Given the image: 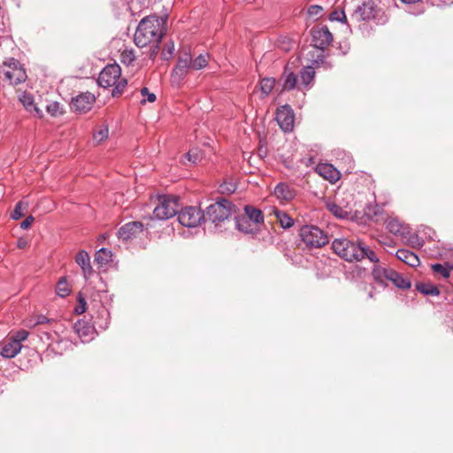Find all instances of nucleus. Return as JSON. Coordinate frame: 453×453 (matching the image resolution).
<instances>
[{
  "label": "nucleus",
  "mask_w": 453,
  "mask_h": 453,
  "mask_svg": "<svg viewBox=\"0 0 453 453\" xmlns=\"http://www.w3.org/2000/svg\"><path fill=\"white\" fill-rule=\"evenodd\" d=\"M26 246V242L19 241L18 247L19 248H24Z\"/></svg>",
  "instance_id": "nucleus-57"
},
{
  "label": "nucleus",
  "mask_w": 453,
  "mask_h": 453,
  "mask_svg": "<svg viewBox=\"0 0 453 453\" xmlns=\"http://www.w3.org/2000/svg\"><path fill=\"white\" fill-rule=\"evenodd\" d=\"M29 334L26 330H19L14 335H12L8 340H27Z\"/></svg>",
  "instance_id": "nucleus-48"
},
{
  "label": "nucleus",
  "mask_w": 453,
  "mask_h": 453,
  "mask_svg": "<svg viewBox=\"0 0 453 453\" xmlns=\"http://www.w3.org/2000/svg\"><path fill=\"white\" fill-rule=\"evenodd\" d=\"M13 65L16 66V65L18 64L14 59H12Z\"/></svg>",
  "instance_id": "nucleus-60"
},
{
  "label": "nucleus",
  "mask_w": 453,
  "mask_h": 453,
  "mask_svg": "<svg viewBox=\"0 0 453 453\" xmlns=\"http://www.w3.org/2000/svg\"><path fill=\"white\" fill-rule=\"evenodd\" d=\"M127 79L120 77L117 81L116 84H114L112 86L113 88H112V91H111V96L113 97H117V96H119L120 95H122L124 90H125V88H126V87H127Z\"/></svg>",
  "instance_id": "nucleus-36"
},
{
  "label": "nucleus",
  "mask_w": 453,
  "mask_h": 453,
  "mask_svg": "<svg viewBox=\"0 0 453 453\" xmlns=\"http://www.w3.org/2000/svg\"><path fill=\"white\" fill-rule=\"evenodd\" d=\"M35 218L33 216L27 217L20 224V228L27 229L30 227L31 224L34 222Z\"/></svg>",
  "instance_id": "nucleus-50"
},
{
  "label": "nucleus",
  "mask_w": 453,
  "mask_h": 453,
  "mask_svg": "<svg viewBox=\"0 0 453 453\" xmlns=\"http://www.w3.org/2000/svg\"><path fill=\"white\" fill-rule=\"evenodd\" d=\"M234 208L230 201L221 198L206 208L205 222L210 221L217 226L234 213Z\"/></svg>",
  "instance_id": "nucleus-3"
},
{
  "label": "nucleus",
  "mask_w": 453,
  "mask_h": 453,
  "mask_svg": "<svg viewBox=\"0 0 453 453\" xmlns=\"http://www.w3.org/2000/svg\"><path fill=\"white\" fill-rule=\"evenodd\" d=\"M221 193H234L236 189V186L233 183L224 182L219 187Z\"/></svg>",
  "instance_id": "nucleus-47"
},
{
  "label": "nucleus",
  "mask_w": 453,
  "mask_h": 453,
  "mask_svg": "<svg viewBox=\"0 0 453 453\" xmlns=\"http://www.w3.org/2000/svg\"><path fill=\"white\" fill-rule=\"evenodd\" d=\"M276 120L285 133L292 131L294 127V111L289 105H283L277 110Z\"/></svg>",
  "instance_id": "nucleus-11"
},
{
  "label": "nucleus",
  "mask_w": 453,
  "mask_h": 453,
  "mask_svg": "<svg viewBox=\"0 0 453 453\" xmlns=\"http://www.w3.org/2000/svg\"><path fill=\"white\" fill-rule=\"evenodd\" d=\"M112 253L106 248H101L95 255V262L99 266H104L111 261Z\"/></svg>",
  "instance_id": "nucleus-27"
},
{
  "label": "nucleus",
  "mask_w": 453,
  "mask_h": 453,
  "mask_svg": "<svg viewBox=\"0 0 453 453\" xmlns=\"http://www.w3.org/2000/svg\"><path fill=\"white\" fill-rule=\"evenodd\" d=\"M121 76V68L118 64L107 65L99 73L97 83L100 87L107 88L116 84Z\"/></svg>",
  "instance_id": "nucleus-9"
},
{
  "label": "nucleus",
  "mask_w": 453,
  "mask_h": 453,
  "mask_svg": "<svg viewBox=\"0 0 453 453\" xmlns=\"http://www.w3.org/2000/svg\"><path fill=\"white\" fill-rule=\"evenodd\" d=\"M235 227L240 232L244 234H255L258 231V227L255 226V224L249 222L245 218V215H239L234 218Z\"/></svg>",
  "instance_id": "nucleus-19"
},
{
  "label": "nucleus",
  "mask_w": 453,
  "mask_h": 453,
  "mask_svg": "<svg viewBox=\"0 0 453 453\" xmlns=\"http://www.w3.org/2000/svg\"><path fill=\"white\" fill-rule=\"evenodd\" d=\"M135 58L133 50H124L121 53V61L126 65H130Z\"/></svg>",
  "instance_id": "nucleus-42"
},
{
  "label": "nucleus",
  "mask_w": 453,
  "mask_h": 453,
  "mask_svg": "<svg viewBox=\"0 0 453 453\" xmlns=\"http://www.w3.org/2000/svg\"><path fill=\"white\" fill-rule=\"evenodd\" d=\"M282 87L285 90H292L296 84V75L293 72H288L286 68L281 78Z\"/></svg>",
  "instance_id": "nucleus-28"
},
{
  "label": "nucleus",
  "mask_w": 453,
  "mask_h": 453,
  "mask_svg": "<svg viewBox=\"0 0 453 453\" xmlns=\"http://www.w3.org/2000/svg\"><path fill=\"white\" fill-rule=\"evenodd\" d=\"M258 155L261 157H265L267 155V150L265 146L260 145V147L258 148Z\"/></svg>",
  "instance_id": "nucleus-54"
},
{
  "label": "nucleus",
  "mask_w": 453,
  "mask_h": 453,
  "mask_svg": "<svg viewBox=\"0 0 453 453\" xmlns=\"http://www.w3.org/2000/svg\"><path fill=\"white\" fill-rule=\"evenodd\" d=\"M19 100L29 112L34 113L40 118L42 116V111L36 106L34 97L30 94L24 93L20 96Z\"/></svg>",
  "instance_id": "nucleus-23"
},
{
  "label": "nucleus",
  "mask_w": 453,
  "mask_h": 453,
  "mask_svg": "<svg viewBox=\"0 0 453 453\" xmlns=\"http://www.w3.org/2000/svg\"><path fill=\"white\" fill-rule=\"evenodd\" d=\"M177 216L180 224L188 228L197 226L202 220L205 222V212L195 206L182 209Z\"/></svg>",
  "instance_id": "nucleus-7"
},
{
  "label": "nucleus",
  "mask_w": 453,
  "mask_h": 453,
  "mask_svg": "<svg viewBox=\"0 0 453 453\" xmlns=\"http://www.w3.org/2000/svg\"><path fill=\"white\" fill-rule=\"evenodd\" d=\"M191 68V53L184 50L180 53L178 61L171 74V81L173 84H180Z\"/></svg>",
  "instance_id": "nucleus-8"
},
{
  "label": "nucleus",
  "mask_w": 453,
  "mask_h": 453,
  "mask_svg": "<svg viewBox=\"0 0 453 453\" xmlns=\"http://www.w3.org/2000/svg\"><path fill=\"white\" fill-rule=\"evenodd\" d=\"M406 239L408 244L411 245L413 249H421L425 244L423 238L420 237L418 234H411L409 232Z\"/></svg>",
  "instance_id": "nucleus-34"
},
{
  "label": "nucleus",
  "mask_w": 453,
  "mask_h": 453,
  "mask_svg": "<svg viewBox=\"0 0 453 453\" xmlns=\"http://www.w3.org/2000/svg\"><path fill=\"white\" fill-rule=\"evenodd\" d=\"M275 80L273 78H264L260 81V89L265 96H268L273 90Z\"/></svg>",
  "instance_id": "nucleus-35"
},
{
  "label": "nucleus",
  "mask_w": 453,
  "mask_h": 453,
  "mask_svg": "<svg viewBox=\"0 0 453 453\" xmlns=\"http://www.w3.org/2000/svg\"><path fill=\"white\" fill-rule=\"evenodd\" d=\"M208 64V60L205 55L200 54L194 60L191 58V68L194 70H201L205 67Z\"/></svg>",
  "instance_id": "nucleus-37"
},
{
  "label": "nucleus",
  "mask_w": 453,
  "mask_h": 453,
  "mask_svg": "<svg viewBox=\"0 0 453 453\" xmlns=\"http://www.w3.org/2000/svg\"><path fill=\"white\" fill-rule=\"evenodd\" d=\"M179 204L176 196H163L158 198V204L154 208V218L158 220H166L177 213Z\"/></svg>",
  "instance_id": "nucleus-5"
},
{
  "label": "nucleus",
  "mask_w": 453,
  "mask_h": 453,
  "mask_svg": "<svg viewBox=\"0 0 453 453\" xmlns=\"http://www.w3.org/2000/svg\"><path fill=\"white\" fill-rule=\"evenodd\" d=\"M46 110L52 117H58L63 114L61 104L58 102H51L47 105Z\"/></svg>",
  "instance_id": "nucleus-39"
},
{
  "label": "nucleus",
  "mask_w": 453,
  "mask_h": 453,
  "mask_svg": "<svg viewBox=\"0 0 453 453\" xmlns=\"http://www.w3.org/2000/svg\"><path fill=\"white\" fill-rule=\"evenodd\" d=\"M387 21H388V19H387V18H385V19H383V20H381V22H380V23H381V24H384V23H386Z\"/></svg>",
  "instance_id": "nucleus-59"
},
{
  "label": "nucleus",
  "mask_w": 453,
  "mask_h": 453,
  "mask_svg": "<svg viewBox=\"0 0 453 453\" xmlns=\"http://www.w3.org/2000/svg\"><path fill=\"white\" fill-rule=\"evenodd\" d=\"M330 20H335V21H339L342 23H346L347 18H346L344 11H342H342H334L330 14Z\"/></svg>",
  "instance_id": "nucleus-40"
},
{
  "label": "nucleus",
  "mask_w": 453,
  "mask_h": 453,
  "mask_svg": "<svg viewBox=\"0 0 453 453\" xmlns=\"http://www.w3.org/2000/svg\"><path fill=\"white\" fill-rule=\"evenodd\" d=\"M22 205H23L22 202H19L18 203H16L14 210L11 213L12 219L18 220L23 216Z\"/></svg>",
  "instance_id": "nucleus-41"
},
{
  "label": "nucleus",
  "mask_w": 453,
  "mask_h": 453,
  "mask_svg": "<svg viewBox=\"0 0 453 453\" xmlns=\"http://www.w3.org/2000/svg\"><path fill=\"white\" fill-rule=\"evenodd\" d=\"M315 71L312 66H305L300 72L301 82L304 85H309L314 79Z\"/></svg>",
  "instance_id": "nucleus-31"
},
{
  "label": "nucleus",
  "mask_w": 453,
  "mask_h": 453,
  "mask_svg": "<svg viewBox=\"0 0 453 453\" xmlns=\"http://www.w3.org/2000/svg\"><path fill=\"white\" fill-rule=\"evenodd\" d=\"M333 41V35L326 27H323L312 34L313 46L324 50Z\"/></svg>",
  "instance_id": "nucleus-14"
},
{
  "label": "nucleus",
  "mask_w": 453,
  "mask_h": 453,
  "mask_svg": "<svg viewBox=\"0 0 453 453\" xmlns=\"http://www.w3.org/2000/svg\"><path fill=\"white\" fill-rule=\"evenodd\" d=\"M388 273L387 280L391 281L396 288L401 289H409L411 287L410 280L404 278L402 274L390 268L386 271Z\"/></svg>",
  "instance_id": "nucleus-17"
},
{
  "label": "nucleus",
  "mask_w": 453,
  "mask_h": 453,
  "mask_svg": "<svg viewBox=\"0 0 453 453\" xmlns=\"http://www.w3.org/2000/svg\"><path fill=\"white\" fill-rule=\"evenodd\" d=\"M75 262L81 266L85 278L90 276L93 273V268L90 264V257L86 250H81L75 257Z\"/></svg>",
  "instance_id": "nucleus-18"
},
{
  "label": "nucleus",
  "mask_w": 453,
  "mask_h": 453,
  "mask_svg": "<svg viewBox=\"0 0 453 453\" xmlns=\"http://www.w3.org/2000/svg\"><path fill=\"white\" fill-rule=\"evenodd\" d=\"M451 265L449 262L444 264H432L431 269L434 273L441 274L444 279H448L450 276V271H452Z\"/></svg>",
  "instance_id": "nucleus-29"
},
{
  "label": "nucleus",
  "mask_w": 453,
  "mask_h": 453,
  "mask_svg": "<svg viewBox=\"0 0 453 453\" xmlns=\"http://www.w3.org/2000/svg\"><path fill=\"white\" fill-rule=\"evenodd\" d=\"M162 19L155 16L143 18L134 33V42L137 47L143 48L149 44H156L161 42L165 30L162 27Z\"/></svg>",
  "instance_id": "nucleus-2"
},
{
  "label": "nucleus",
  "mask_w": 453,
  "mask_h": 453,
  "mask_svg": "<svg viewBox=\"0 0 453 453\" xmlns=\"http://www.w3.org/2000/svg\"><path fill=\"white\" fill-rule=\"evenodd\" d=\"M109 136L108 126L104 124L98 127V130L93 134V141L96 143H100L105 141Z\"/></svg>",
  "instance_id": "nucleus-32"
},
{
  "label": "nucleus",
  "mask_w": 453,
  "mask_h": 453,
  "mask_svg": "<svg viewBox=\"0 0 453 453\" xmlns=\"http://www.w3.org/2000/svg\"><path fill=\"white\" fill-rule=\"evenodd\" d=\"M349 47L348 45H346L345 50L342 51V54H343V55L347 54V52L349 51Z\"/></svg>",
  "instance_id": "nucleus-58"
},
{
  "label": "nucleus",
  "mask_w": 453,
  "mask_h": 453,
  "mask_svg": "<svg viewBox=\"0 0 453 453\" xmlns=\"http://www.w3.org/2000/svg\"><path fill=\"white\" fill-rule=\"evenodd\" d=\"M4 76L6 79H8L10 81V82L12 84H15V85L25 81V80L27 78V74H26L25 71L21 68H19V69L15 68L13 70V72L6 71L4 73Z\"/></svg>",
  "instance_id": "nucleus-25"
},
{
  "label": "nucleus",
  "mask_w": 453,
  "mask_h": 453,
  "mask_svg": "<svg viewBox=\"0 0 453 453\" xmlns=\"http://www.w3.org/2000/svg\"><path fill=\"white\" fill-rule=\"evenodd\" d=\"M378 12L375 0H356L352 19L357 21L374 19Z\"/></svg>",
  "instance_id": "nucleus-6"
},
{
  "label": "nucleus",
  "mask_w": 453,
  "mask_h": 453,
  "mask_svg": "<svg viewBox=\"0 0 453 453\" xmlns=\"http://www.w3.org/2000/svg\"><path fill=\"white\" fill-rule=\"evenodd\" d=\"M141 94L143 96H147V99L142 100V103L144 104L146 101L150 103H153L156 101V95L154 93H150L148 88L144 87L141 89Z\"/></svg>",
  "instance_id": "nucleus-46"
},
{
  "label": "nucleus",
  "mask_w": 453,
  "mask_h": 453,
  "mask_svg": "<svg viewBox=\"0 0 453 453\" xmlns=\"http://www.w3.org/2000/svg\"><path fill=\"white\" fill-rule=\"evenodd\" d=\"M274 214L282 228H290L294 225V219L285 211L277 210Z\"/></svg>",
  "instance_id": "nucleus-30"
},
{
  "label": "nucleus",
  "mask_w": 453,
  "mask_h": 453,
  "mask_svg": "<svg viewBox=\"0 0 453 453\" xmlns=\"http://www.w3.org/2000/svg\"><path fill=\"white\" fill-rule=\"evenodd\" d=\"M416 289L425 296H437L440 295L438 288L432 283L418 282Z\"/></svg>",
  "instance_id": "nucleus-26"
},
{
  "label": "nucleus",
  "mask_w": 453,
  "mask_h": 453,
  "mask_svg": "<svg viewBox=\"0 0 453 453\" xmlns=\"http://www.w3.org/2000/svg\"><path fill=\"white\" fill-rule=\"evenodd\" d=\"M40 337V340H42L43 339V336L42 335H39Z\"/></svg>",
  "instance_id": "nucleus-61"
},
{
  "label": "nucleus",
  "mask_w": 453,
  "mask_h": 453,
  "mask_svg": "<svg viewBox=\"0 0 453 453\" xmlns=\"http://www.w3.org/2000/svg\"><path fill=\"white\" fill-rule=\"evenodd\" d=\"M395 257L411 267H416L420 264L419 257L414 252L405 249H399Z\"/></svg>",
  "instance_id": "nucleus-20"
},
{
  "label": "nucleus",
  "mask_w": 453,
  "mask_h": 453,
  "mask_svg": "<svg viewBox=\"0 0 453 453\" xmlns=\"http://www.w3.org/2000/svg\"><path fill=\"white\" fill-rule=\"evenodd\" d=\"M386 271H390V268L375 266L372 270V276L377 281H383V280H387L388 273Z\"/></svg>",
  "instance_id": "nucleus-38"
},
{
  "label": "nucleus",
  "mask_w": 453,
  "mask_h": 453,
  "mask_svg": "<svg viewBox=\"0 0 453 453\" xmlns=\"http://www.w3.org/2000/svg\"><path fill=\"white\" fill-rule=\"evenodd\" d=\"M79 306L76 307L75 311L77 314H82L86 311V301L81 296H79Z\"/></svg>",
  "instance_id": "nucleus-49"
},
{
  "label": "nucleus",
  "mask_w": 453,
  "mask_h": 453,
  "mask_svg": "<svg viewBox=\"0 0 453 453\" xmlns=\"http://www.w3.org/2000/svg\"><path fill=\"white\" fill-rule=\"evenodd\" d=\"M299 235L302 242L309 248H320L329 242L327 234L319 227L312 225L302 226Z\"/></svg>",
  "instance_id": "nucleus-4"
},
{
  "label": "nucleus",
  "mask_w": 453,
  "mask_h": 453,
  "mask_svg": "<svg viewBox=\"0 0 453 453\" xmlns=\"http://www.w3.org/2000/svg\"><path fill=\"white\" fill-rule=\"evenodd\" d=\"M185 157L192 164H196L198 160L199 156L197 153H193L189 151L185 155Z\"/></svg>",
  "instance_id": "nucleus-52"
},
{
  "label": "nucleus",
  "mask_w": 453,
  "mask_h": 453,
  "mask_svg": "<svg viewBox=\"0 0 453 453\" xmlns=\"http://www.w3.org/2000/svg\"><path fill=\"white\" fill-rule=\"evenodd\" d=\"M332 249L335 254L347 262H359L364 258H367L372 263L379 262L375 252L360 240L346 237L335 238L332 242Z\"/></svg>",
  "instance_id": "nucleus-1"
},
{
  "label": "nucleus",
  "mask_w": 453,
  "mask_h": 453,
  "mask_svg": "<svg viewBox=\"0 0 453 453\" xmlns=\"http://www.w3.org/2000/svg\"><path fill=\"white\" fill-rule=\"evenodd\" d=\"M70 293L71 289L68 287L66 279L65 277L60 278L56 287V294L60 297H65Z\"/></svg>",
  "instance_id": "nucleus-33"
},
{
  "label": "nucleus",
  "mask_w": 453,
  "mask_h": 453,
  "mask_svg": "<svg viewBox=\"0 0 453 453\" xmlns=\"http://www.w3.org/2000/svg\"><path fill=\"white\" fill-rule=\"evenodd\" d=\"M63 342H59V341H57V342H53L52 344H50L49 347L52 349V350H55L56 348H60V344L62 343Z\"/></svg>",
  "instance_id": "nucleus-55"
},
{
  "label": "nucleus",
  "mask_w": 453,
  "mask_h": 453,
  "mask_svg": "<svg viewBox=\"0 0 453 453\" xmlns=\"http://www.w3.org/2000/svg\"><path fill=\"white\" fill-rule=\"evenodd\" d=\"M21 342H6L1 348L0 355L4 358H12L21 350Z\"/></svg>",
  "instance_id": "nucleus-21"
},
{
  "label": "nucleus",
  "mask_w": 453,
  "mask_h": 453,
  "mask_svg": "<svg viewBox=\"0 0 453 453\" xmlns=\"http://www.w3.org/2000/svg\"><path fill=\"white\" fill-rule=\"evenodd\" d=\"M95 101L96 97L92 93H81L80 95L72 98L70 102V107L72 111L75 112H87L92 108Z\"/></svg>",
  "instance_id": "nucleus-10"
},
{
  "label": "nucleus",
  "mask_w": 453,
  "mask_h": 453,
  "mask_svg": "<svg viewBox=\"0 0 453 453\" xmlns=\"http://www.w3.org/2000/svg\"><path fill=\"white\" fill-rule=\"evenodd\" d=\"M403 4H412L420 2L421 0H401Z\"/></svg>",
  "instance_id": "nucleus-56"
},
{
  "label": "nucleus",
  "mask_w": 453,
  "mask_h": 453,
  "mask_svg": "<svg viewBox=\"0 0 453 453\" xmlns=\"http://www.w3.org/2000/svg\"><path fill=\"white\" fill-rule=\"evenodd\" d=\"M418 232L423 233L428 239H433L434 234V230L428 226H422V230L419 229Z\"/></svg>",
  "instance_id": "nucleus-51"
},
{
  "label": "nucleus",
  "mask_w": 453,
  "mask_h": 453,
  "mask_svg": "<svg viewBox=\"0 0 453 453\" xmlns=\"http://www.w3.org/2000/svg\"><path fill=\"white\" fill-rule=\"evenodd\" d=\"M317 172L319 175L323 176L326 180H329L331 182L338 180L339 178V172L333 168L332 165H319L317 167Z\"/></svg>",
  "instance_id": "nucleus-24"
},
{
  "label": "nucleus",
  "mask_w": 453,
  "mask_h": 453,
  "mask_svg": "<svg viewBox=\"0 0 453 453\" xmlns=\"http://www.w3.org/2000/svg\"><path fill=\"white\" fill-rule=\"evenodd\" d=\"M330 211L336 217L340 219H344L347 217L348 213L347 211H343L339 205L337 204H332L330 206Z\"/></svg>",
  "instance_id": "nucleus-43"
},
{
  "label": "nucleus",
  "mask_w": 453,
  "mask_h": 453,
  "mask_svg": "<svg viewBox=\"0 0 453 453\" xmlns=\"http://www.w3.org/2000/svg\"><path fill=\"white\" fill-rule=\"evenodd\" d=\"M143 231V225L139 221H131L123 225L118 230V237L123 241H128Z\"/></svg>",
  "instance_id": "nucleus-13"
},
{
  "label": "nucleus",
  "mask_w": 453,
  "mask_h": 453,
  "mask_svg": "<svg viewBox=\"0 0 453 453\" xmlns=\"http://www.w3.org/2000/svg\"><path fill=\"white\" fill-rule=\"evenodd\" d=\"M273 193L276 198L281 202L291 201L296 195V190L290 185L284 182L278 183L274 188Z\"/></svg>",
  "instance_id": "nucleus-15"
},
{
  "label": "nucleus",
  "mask_w": 453,
  "mask_h": 453,
  "mask_svg": "<svg viewBox=\"0 0 453 453\" xmlns=\"http://www.w3.org/2000/svg\"><path fill=\"white\" fill-rule=\"evenodd\" d=\"M74 328L80 335H87L90 326H88L86 322H78Z\"/></svg>",
  "instance_id": "nucleus-44"
},
{
  "label": "nucleus",
  "mask_w": 453,
  "mask_h": 453,
  "mask_svg": "<svg viewBox=\"0 0 453 453\" xmlns=\"http://www.w3.org/2000/svg\"><path fill=\"white\" fill-rule=\"evenodd\" d=\"M386 227L391 234L395 235L406 238L407 234H409V227L402 224L397 219H388L386 221Z\"/></svg>",
  "instance_id": "nucleus-16"
},
{
  "label": "nucleus",
  "mask_w": 453,
  "mask_h": 453,
  "mask_svg": "<svg viewBox=\"0 0 453 453\" xmlns=\"http://www.w3.org/2000/svg\"><path fill=\"white\" fill-rule=\"evenodd\" d=\"M314 64L316 65H319V64L323 65V64H326V61H325V56L321 53L319 54L317 58L314 60Z\"/></svg>",
  "instance_id": "nucleus-53"
},
{
  "label": "nucleus",
  "mask_w": 453,
  "mask_h": 453,
  "mask_svg": "<svg viewBox=\"0 0 453 453\" xmlns=\"http://www.w3.org/2000/svg\"><path fill=\"white\" fill-rule=\"evenodd\" d=\"M323 8L318 4H312L308 8V14L311 17H319L322 13Z\"/></svg>",
  "instance_id": "nucleus-45"
},
{
  "label": "nucleus",
  "mask_w": 453,
  "mask_h": 453,
  "mask_svg": "<svg viewBox=\"0 0 453 453\" xmlns=\"http://www.w3.org/2000/svg\"><path fill=\"white\" fill-rule=\"evenodd\" d=\"M52 320L47 319L44 315H35L27 322L29 326H38V332L42 333L48 340H54L57 332L49 330L50 324Z\"/></svg>",
  "instance_id": "nucleus-12"
},
{
  "label": "nucleus",
  "mask_w": 453,
  "mask_h": 453,
  "mask_svg": "<svg viewBox=\"0 0 453 453\" xmlns=\"http://www.w3.org/2000/svg\"><path fill=\"white\" fill-rule=\"evenodd\" d=\"M244 215L249 222L255 224L256 227H258V224L264 222V215L262 211L252 205H245Z\"/></svg>",
  "instance_id": "nucleus-22"
}]
</instances>
